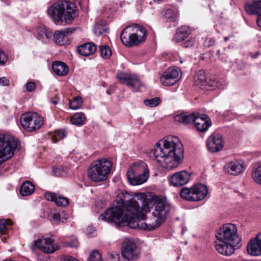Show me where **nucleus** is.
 I'll list each match as a JSON object with an SVG mask.
<instances>
[{"mask_svg":"<svg viewBox=\"0 0 261 261\" xmlns=\"http://www.w3.org/2000/svg\"><path fill=\"white\" fill-rule=\"evenodd\" d=\"M137 198L138 201L133 198L126 203L121 198L117 199L110 208L100 215L99 219L107 221L117 228L128 225L134 229L151 230L159 227L170 210V205L162 199H156L151 221L145 214L149 211L147 200L142 196Z\"/></svg>","mask_w":261,"mask_h":261,"instance_id":"1","label":"nucleus"},{"mask_svg":"<svg viewBox=\"0 0 261 261\" xmlns=\"http://www.w3.org/2000/svg\"><path fill=\"white\" fill-rule=\"evenodd\" d=\"M163 168H176L184 158V148L179 138L168 136L160 140L150 152Z\"/></svg>","mask_w":261,"mask_h":261,"instance_id":"2","label":"nucleus"},{"mask_svg":"<svg viewBox=\"0 0 261 261\" xmlns=\"http://www.w3.org/2000/svg\"><path fill=\"white\" fill-rule=\"evenodd\" d=\"M75 7L67 1H60L54 4L48 9V14L56 24L65 22L70 23L76 16Z\"/></svg>","mask_w":261,"mask_h":261,"instance_id":"3","label":"nucleus"},{"mask_svg":"<svg viewBox=\"0 0 261 261\" xmlns=\"http://www.w3.org/2000/svg\"><path fill=\"white\" fill-rule=\"evenodd\" d=\"M174 120L184 125L194 123L196 129L201 133L206 132L212 125L211 119L207 115H200L198 113L182 112L176 115Z\"/></svg>","mask_w":261,"mask_h":261,"instance_id":"4","label":"nucleus"},{"mask_svg":"<svg viewBox=\"0 0 261 261\" xmlns=\"http://www.w3.org/2000/svg\"><path fill=\"white\" fill-rule=\"evenodd\" d=\"M112 163L108 159H101L93 162L88 170L89 178L98 182L107 180L110 173Z\"/></svg>","mask_w":261,"mask_h":261,"instance_id":"5","label":"nucleus"},{"mask_svg":"<svg viewBox=\"0 0 261 261\" xmlns=\"http://www.w3.org/2000/svg\"><path fill=\"white\" fill-rule=\"evenodd\" d=\"M207 187L201 184L193 185L191 188L184 187L180 191L181 197L190 201H199L203 199L207 195Z\"/></svg>","mask_w":261,"mask_h":261,"instance_id":"6","label":"nucleus"},{"mask_svg":"<svg viewBox=\"0 0 261 261\" xmlns=\"http://www.w3.org/2000/svg\"><path fill=\"white\" fill-rule=\"evenodd\" d=\"M149 176L145 166L135 163L127 171V177L130 184L139 185L145 182Z\"/></svg>","mask_w":261,"mask_h":261,"instance_id":"7","label":"nucleus"},{"mask_svg":"<svg viewBox=\"0 0 261 261\" xmlns=\"http://www.w3.org/2000/svg\"><path fill=\"white\" fill-rule=\"evenodd\" d=\"M17 147V141L8 136L0 134V165L13 156Z\"/></svg>","mask_w":261,"mask_h":261,"instance_id":"8","label":"nucleus"},{"mask_svg":"<svg viewBox=\"0 0 261 261\" xmlns=\"http://www.w3.org/2000/svg\"><path fill=\"white\" fill-rule=\"evenodd\" d=\"M20 124L26 131L32 132L41 127L43 124V119L37 113L27 112L21 115Z\"/></svg>","mask_w":261,"mask_h":261,"instance_id":"9","label":"nucleus"},{"mask_svg":"<svg viewBox=\"0 0 261 261\" xmlns=\"http://www.w3.org/2000/svg\"><path fill=\"white\" fill-rule=\"evenodd\" d=\"M217 240H223L236 244H242L241 239L237 235L235 225L228 223L220 227L216 234Z\"/></svg>","mask_w":261,"mask_h":261,"instance_id":"10","label":"nucleus"},{"mask_svg":"<svg viewBox=\"0 0 261 261\" xmlns=\"http://www.w3.org/2000/svg\"><path fill=\"white\" fill-rule=\"evenodd\" d=\"M140 254V248L135 242L130 239H125L121 247L122 257L128 260H134L139 258Z\"/></svg>","mask_w":261,"mask_h":261,"instance_id":"11","label":"nucleus"},{"mask_svg":"<svg viewBox=\"0 0 261 261\" xmlns=\"http://www.w3.org/2000/svg\"><path fill=\"white\" fill-rule=\"evenodd\" d=\"M180 69L176 67H169L160 77L162 84L170 86L176 84L181 77Z\"/></svg>","mask_w":261,"mask_h":261,"instance_id":"12","label":"nucleus"},{"mask_svg":"<svg viewBox=\"0 0 261 261\" xmlns=\"http://www.w3.org/2000/svg\"><path fill=\"white\" fill-rule=\"evenodd\" d=\"M216 250L221 254L225 256H230L233 254L235 250L241 247L242 244H236L227 241L217 240L215 241Z\"/></svg>","mask_w":261,"mask_h":261,"instance_id":"13","label":"nucleus"},{"mask_svg":"<svg viewBox=\"0 0 261 261\" xmlns=\"http://www.w3.org/2000/svg\"><path fill=\"white\" fill-rule=\"evenodd\" d=\"M54 242V239L47 237L36 240L34 242V246L45 253H53L59 249V246Z\"/></svg>","mask_w":261,"mask_h":261,"instance_id":"14","label":"nucleus"},{"mask_svg":"<svg viewBox=\"0 0 261 261\" xmlns=\"http://www.w3.org/2000/svg\"><path fill=\"white\" fill-rule=\"evenodd\" d=\"M132 27H126L121 32L120 38L122 43L127 47H132L139 45L142 42L137 37V35L132 32Z\"/></svg>","mask_w":261,"mask_h":261,"instance_id":"15","label":"nucleus"},{"mask_svg":"<svg viewBox=\"0 0 261 261\" xmlns=\"http://www.w3.org/2000/svg\"><path fill=\"white\" fill-rule=\"evenodd\" d=\"M206 145L210 152L215 153L219 151L224 146L222 135L218 134L211 135L207 139Z\"/></svg>","mask_w":261,"mask_h":261,"instance_id":"16","label":"nucleus"},{"mask_svg":"<svg viewBox=\"0 0 261 261\" xmlns=\"http://www.w3.org/2000/svg\"><path fill=\"white\" fill-rule=\"evenodd\" d=\"M246 249L248 253L251 256L261 255V232L249 241Z\"/></svg>","mask_w":261,"mask_h":261,"instance_id":"17","label":"nucleus"},{"mask_svg":"<svg viewBox=\"0 0 261 261\" xmlns=\"http://www.w3.org/2000/svg\"><path fill=\"white\" fill-rule=\"evenodd\" d=\"M245 169L244 162L240 160L230 161L224 166V170L225 173L230 175H238L242 173Z\"/></svg>","mask_w":261,"mask_h":261,"instance_id":"18","label":"nucleus"},{"mask_svg":"<svg viewBox=\"0 0 261 261\" xmlns=\"http://www.w3.org/2000/svg\"><path fill=\"white\" fill-rule=\"evenodd\" d=\"M190 175L185 170L177 172L173 174L169 180L174 187H181L187 184L190 180Z\"/></svg>","mask_w":261,"mask_h":261,"instance_id":"19","label":"nucleus"},{"mask_svg":"<svg viewBox=\"0 0 261 261\" xmlns=\"http://www.w3.org/2000/svg\"><path fill=\"white\" fill-rule=\"evenodd\" d=\"M117 77L122 83H125L127 86H130L136 90H138L142 86L141 81L136 75L122 73L118 74Z\"/></svg>","mask_w":261,"mask_h":261,"instance_id":"20","label":"nucleus"},{"mask_svg":"<svg viewBox=\"0 0 261 261\" xmlns=\"http://www.w3.org/2000/svg\"><path fill=\"white\" fill-rule=\"evenodd\" d=\"M245 9L248 14L258 15L257 24L261 28V1H255L251 3H246Z\"/></svg>","mask_w":261,"mask_h":261,"instance_id":"21","label":"nucleus"},{"mask_svg":"<svg viewBox=\"0 0 261 261\" xmlns=\"http://www.w3.org/2000/svg\"><path fill=\"white\" fill-rule=\"evenodd\" d=\"M45 198L48 201L54 202L58 206L65 207L69 203L68 198L55 193L47 192L45 194Z\"/></svg>","mask_w":261,"mask_h":261,"instance_id":"22","label":"nucleus"},{"mask_svg":"<svg viewBox=\"0 0 261 261\" xmlns=\"http://www.w3.org/2000/svg\"><path fill=\"white\" fill-rule=\"evenodd\" d=\"M97 49L96 45L92 42H87L79 45L77 48L78 53L83 56L93 54Z\"/></svg>","mask_w":261,"mask_h":261,"instance_id":"23","label":"nucleus"},{"mask_svg":"<svg viewBox=\"0 0 261 261\" xmlns=\"http://www.w3.org/2000/svg\"><path fill=\"white\" fill-rule=\"evenodd\" d=\"M52 69L59 76H65L69 72V68L65 63L61 61H55L52 64Z\"/></svg>","mask_w":261,"mask_h":261,"instance_id":"24","label":"nucleus"},{"mask_svg":"<svg viewBox=\"0 0 261 261\" xmlns=\"http://www.w3.org/2000/svg\"><path fill=\"white\" fill-rule=\"evenodd\" d=\"M190 33V29L187 26H182L177 30L173 40L176 42L183 41L188 37Z\"/></svg>","mask_w":261,"mask_h":261,"instance_id":"25","label":"nucleus"},{"mask_svg":"<svg viewBox=\"0 0 261 261\" xmlns=\"http://www.w3.org/2000/svg\"><path fill=\"white\" fill-rule=\"evenodd\" d=\"M72 30L68 28L61 31H57L54 33V39L56 44L60 45L64 44V38L72 33Z\"/></svg>","mask_w":261,"mask_h":261,"instance_id":"26","label":"nucleus"},{"mask_svg":"<svg viewBox=\"0 0 261 261\" xmlns=\"http://www.w3.org/2000/svg\"><path fill=\"white\" fill-rule=\"evenodd\" d=\"M35 190V187L30 181L24 182L20 189V194L23 196H28L32 194Z\"/></svg>","mask_w":261,"mask_h":261,"instance_id":"27","label":"nucleus"},{"mask_svg":"<svg viewBox=\"0 0 261 261\" xmlns=\"http://www.w3.org/2000/svg\"><path fill=\"white\" fill-rule=\"evenodd\" d=\"M133 29L132 32H134L139 40L142 42H144L146 37V31L145 29L142 26H140L138 24H134L130 25Z\"/></svg>","mask_w":261,"mask_h":261,"instance_id":"28","label":"nucleus"},{"mask_svg":"<svg viewBox=\"0 0 261 261\" xmlns=\"http://www.w3.org/2000/svg\"><path fill=\"white\" fill-rule=\"evenodd\" d=\"M93 31L97 35H100L103 33L107 32L108 28L106 21L104 20H101L97 22L94 25Z\"/></svg>","mask_w":261,"mask_h":261,"instance_id":"29","label":"nucleus"},{"mask_svg":"<svg viewBox=\"0 0 261 261\" xmlns=\"http://www.w3.org/2000/svg\"><path fill=\"white\" fill-rule=\"evenodd\" d=\"M38 36L39 39H50L53 36V32L49 29L45 27H39L37 29Z\"/></svg>","mask_w":261,"mask_h":261,"instance_id":"30","label":"nucleus"},{"mask_svg":"<svg viewBox=\"0 0 261 261\" xmlns=\"http://www.w3.org/2000/svg\"><path fill=\"white\" fill-rule=\"evenodd\" d=\"M85 119V117L84 113H75L71 117V122L73 124L81 125L84 123Z\"/></svg>","mask_w":261,"mask_h":261,"instance_id":"31","label":"nucleus"},{"mask_svg":"<svg viewBox=\"0 0 261 261\" xmlns=\"http://www.w3.org/2000/svg\"><path fill=\"white\" fill-rule=\"evenodd\" d=\"M67 132L64 129H59L55 130L54 134L52 136V140L54 143L65 138L66 137Z\"/></svg>","mask_w":261,"mask_h":261,"instance_id":"32","label":"nucleus"},{"mask_svg":"<svg viewBox=\"0 0 261 261\" xmlns=\"http://www.w3.org/2000/svg\"><path fill=\"white\" fill-rule=\"evenodd\" d=\"M83 103V99L80 96H76L70 100L69 103V106L70 109L73 110L78 109L81 108Z\"/></svg>","mask_w":261,"mask_h":261,"instance_id":"33","label":"nucleus"},{"mask_svg":"<svg viewBox=\"0 0 261 261\" xmlns=\"http://www.w3.org/2000/svg\"><path fill=\"white\" fill-rule=\"evenodd\" d=\"M194 79L198 84L205 85V83H206V76L203 71H199L195 75Z\"/></svg>","mask_w":261,"mask_h":261,"instance_id":"34","label":"nucleus"},{"mask_svg":"<svg viewBox=\"0 0 261 261\" xmlns=\"http://www.w3.org/2000/svg\"><path fill=\"white\" fill-rule=\"evenodd\" d=\"M252 177L256 183L261 185V165L258 166L253 171Z\"/></svg>","mask_w":261,"mask_h":261,"instance_id":"35","label":"nucleus"},{"mask_svg":"<svg viewBox=\"0 0 261 261\" xmlns=\"http://www.w3.org/2000/svg\"><path fill=\"white\" fill-rule=\"evenodd\" d=\"M163 16L170 21H174L177 17L176 13H174L171 9L165 10L162 12Z\"/></svg>","mask_w":261,"mask_h":261,"instance_id":"36","label":"nucleus"},{"mask_svg":"<svg viewBox=\"0 0 261 261\" xmlns=\"http://www.w3.org/2000/svg\"><path fill=\"white\" fill-rule=\"evenodd\" d=\"M101 57L103 58L108 59L111 56V50L107 45H102L99 48Z\"/></svg>","mask_w":261,"mask_h":261,"instance_id":"37","label":"nucleus"},{"mask_svg":"<svg viewBox=\"0 0 261 261\" xmlns=\"http://www.w3.org/2000/svg\"><path fill=\"white\" fill-rule=\"evenodd\" d=\"M161 102V99L159 97H155L150 99L144 100V103L146 106L153 108L158 106Z\"/></svg>","mask_w":261,"mask_h":261,"instance_id":"38","label":"nucleus"},{"mask_svg":"<svg viewBox=\"0 0 261 261\" xmlns=\"http://www.w3.org/2000/svg\"><path fill=\"white\" fill-rule=\"evenodd\" d=\"M11 221L10 220H0V231L2 234H6L7 231V227L11 225Z\"/></svg>","mask_w":261,"mask_h":261,"instance_id":"39","label":"nucleus"},{"mask_svg":"<svg viewBox=\"0 0 261 261\" xmlns=\"http://www.w3.org/2000/svg\"><path fill=\"white\" fill-rule=\"evenodd\" d=\"M88 261H102L101 254L98 251H93L91 253Z\"/></svg>","mask_w":261,"mask_h":261,"instance_id":"40","label":"nucleus"},{"mask_svg":"<svg viewBox=\"0 0 261 261\" xmlns=\"http://www.w3.org/2000/svg\"><path fill=\"white\" fill-rule=\"evenodd\" d=\"M50 217L51 219V222L54 224H59L60 223L61 221V216L59 213H51Z\"/></svg>","mask_w":261,"mask_h":261,"instance_id":"41","label":"nucleus"},{"mask_svg":"<svg viewBox=\"0 0 261 261\" xmlns=\"http://www.w3.org/2000/svg\"><path fill=\"white\" fill-rule=\"evenodd\" d=\"M195 40L193 38H190L182 43V46L185 48L192 47L194 45Z\"/></svg>","mask_w":261,"mask_h":261,"instance_id":"42","label":"nucleus"},{"mask_svg":"<svg viewBox=\"0 0 261 261\" xmlns=\"http://www.w3.org/2000/svg\"><path fill=\"white\" fill-rule=\"evenodd\" d=\"M215 40L213 38H206L204 41V46L205 47H210L215 44Z\"/></svg>","mask_w":261,"mask_h":261,"instance_id":"43","label":"nucleus"},{"mask_svg":"<svg viewBox=\"0 0 261 261\" xmlns=\"http://www.w3.org/2000/svg\"><path fill=\"white\" fill-rule=\"evenodd\" d=\"M7 61L6 54L0 49V65H4Z\"/></svg>","mask_w":261,"mask_h":261,"instance_id":"44","label":"nucleus"},{"mask_svg":"<svg viewBox=\"0 0 261 261\" xmlns=\"http://www.w3.org/2000/svg\"><path fill=\"white\" fill-rule=\"evenodd\" d=\"M35 87L36 84L33 82H29L26 84L27 90L29 92H31L34 90L35 89Z\"/></svg>","mask_w":261,"mask_h":261,"instance_id":"45","label":"nucleus"},{"mask_svg":"<svg viewBox=\"0 0 261 261\" xmlns=\"http://www.w3.org/2000/svg\"><path fill=\"white\" fill-rule=\"evenodd\" d=\"M110 257L112 259V261H120V254L117 253H112L110 255Z\"/></svg>","mask_w":261,"mask_h":261,"instance_id":"46","label":"nucleus"},{"mask_svg":"<svg viewBox=\"0 0 261 261\" xmlns=\"http://www.w3.org/2000/svg\"><path fill=\"white\" fill-rule=\"evenodd\" d=\"M0 85L2 86H8L9 85V80L5 77L0 78Z\"/></svg>","mask_w":261,"mask_h":261,"instance_id":"47","label":"nucleus"},{"mask_svg":"<svg viewBox=\"0 0 261 261\" xmlns=\"http://www.w3.org/2000/svg\"><path fill=\"white\" fill-rule=\"evenodd\" d=\"M63 261H79V260L74 257L67 256L65 257Z\"/></svg>","mask_w":261,"mask_h":261,"instance_id":"48","label":"nucleus"},{"mask_svg":"<svg viewBox=\"0 0 261 261\" xmlns=\"http://www.w3.org/2000/svg\"><path fill=\"white\" fill-rule=\"evenodd\" d=\"M259 55H260L259 51H257L255 53H250V57L253 59L256 58Z\"/></svg>","mask_w":261,"mask_h":261,"instance_id":"49","label":"nucleus"},{"mask_svg":"<svg viewBox=\"0 0 261 261\" xmlns=\"http://www.w3.org/2000/svg\"><path fill=\"white\" fill-rule=\"evenodd\" d=\"M79 245V243L77 240L73 241V242L69 243V246L71 247H76Z\"/></svg>","mask_w":261,"mask_h":261,"instance_id":"50","label":"nucleus"},{"mask_svg":"<svg viewBox=\"0 0 261 261\" xmlns=\"http://www.w3.org/2000/svg\"><path fill=\"white\" fill-rule=\"evenodd\" d=\"M60 170V168H56L54 170V172H55V174L57 176H62L63 174L58 173L59 171Z\"/></svg>","mask_w":261,"mask_h":261,"instance_id":"51","label":"nucleus"},{"mask_svg":"<svg viewBox=\"0 0 261 261\" xmlns=\"http://www.w3.org/2000/svg\"><path fill=\"white\" fill-rule=\"evenodd\" d=\"M51 103H53L54 105H57L58 102V98H55L54 99L51 100Z\"/></svg>","mask_w":261,"mask_h":261,"instance_id":"52","label":"nucleus"},{"mask_svg":"<svg viewBox=\"0 0 261 261\" xmlns=\"http://www.w3.org/2000/svg\"><path fill=\"white\" fill-rule=\"evenodd\" d=\"M112 10L111 8H109V9H108L107 8H104V12H106V13H109L111 10Z\"/></svg>","mask_w":261,"mask_h":261,"instance_id":"53","label":"nucleus"},{"mask_svg":"<svg viewBox=\"0 0 261 261\" xmlns=\"http://www.w3.org/2000/svg\"><path fill=\"white\" fill-rule=\"evenodd\" d=\"M137 3L140 6H142L143 4V2H144V0H137Z\"/></svg>","mask_w":261,"mask_h":261,"instance_id":"54","label":"nucleus"},{"mask_svg":"<svg viewBox=\"0 0 261 261\" xmlns=\"http://www.w3.org/2000/svg\"><path fill=\"white\" fill-rule=\"evenodd\" d=\"M228 39H229V37H224V41H225V42H226L227 41H228Z\"/></svg>","mask_w":261,"mask_h":261,"instance_id":"55","label":"nucleus"},{"mask_svg":"<svg viewBox=\"0 0 261 261\" xmlns=\"http://www.w3.org/2000/svg\"><path fill=\"white\" fill-rule=\"evenodd\" d=\"M107 93L108 94H111V93L110 92V91H109V90H107Z\"/></svg>","mask_w":261,"mask_h":261,"instance_id":"56","label":"nucleus"},{"mask_svg":"<svg viewBox=\"0 0 261 261\" xmlns=\"http://www.w3.org/2000/svg\"><path fill=\"white\" fill-rule=\"evenodd\" d=\"M2 173V172H1V170H0V173Z\"/></svg>","mask_w":261,"mask_h":261,"instance_id":"57","label":"nucleus"}]
</instances>
